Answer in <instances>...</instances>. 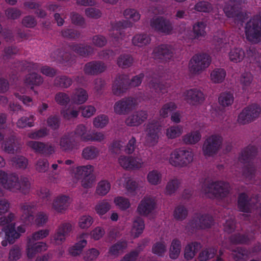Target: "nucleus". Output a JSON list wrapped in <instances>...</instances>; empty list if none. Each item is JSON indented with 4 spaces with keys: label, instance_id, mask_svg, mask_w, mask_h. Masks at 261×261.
Wrapping results in <instances>:
<instances>
[{
    "label": "nucleus",
    "instance_id": "obj_49",
    "mask_svg": "<svg viewBox=\"0 0 261 261\" xmlns=\"http://www.w3.org/2000/svg\"><path fill=\"white\" fill-rule=\"evenodd\" d=\"M105 234V230L100 227H96L90 232L91 238L94 240L101 239Z\"/></svg>",
    "mask_w": 261,
    "mask_h": 261
},
{
    "label": "nucleus",
    "instance_id": "obj_40",
    "mask_svg": "<svg viewBox=\"0 0 261 261\" xmlns=\"http://www.w3.org/2000/svg\"><path fill=\"white\" fill-rule=\"evenodd\" d=\"M199 247L198 243H192L187 245L185 249V257L187 259L192 258L195 255V250Z\"/></svg>",
    "mask_w": 261,
    "mask_h": 261
},
{
    "label": "nucleus",
    "instance_id": "obj_5",
    "mask_svg": "<svg viewBox=\"0 0 261 261\" xmlns=\"http://www.w3.org/2000/svg\"><path fill=\"white\" fill-rule=\"evenodd\" d=\"M23 181L24 182V185L25 186H28L26 181L24 180ZM0 182L5 188L13 192H15L20 189L23 186L22 182L20 184L19 181H18V178L16 176L11 175L8 177L5 173L2 171H0Z\"/></svg>",
    "mask_w": 261,
    "mask_h": 261
},
{
    "label": "nucleus",
    "instance_id": "obj_31",
    "mask_svg": "<svg viewBox=\"0 0 261 261\" xmlns=\"http://www.w3.org/2000/svg\"><path fill=\"white\" fill-rule=\"evenodd\" d=\"M114 203L118 208L122 210H125L130 206L129 200L122 196L115 197L114 199Z\"/></svg>",
    "mask_w": 261,
    "mask_h": 261
},
{
    "label": "nucleus",
    "instance_id": "obj_18",
    "mask_svg": "<svg viewBox=\"0 0 261 261\" xmlns=\"http://www.w3.org/2000/svg\"><path fill=\"white\" fill-rule=\"evenodd\" d=\"M228 57L231 62L239 63L244 59L245 53L241 48H234L231 49L229 52Z\"/></svg>",
    "mask_w": 261,
    "mask_h": 261
},
{
    "label": "nucleus",
    "instance_id": "obj_38",
    "mask_svg": "<svg viewBox=\"0 0 261 261\" xmlns=\"http://www.w3.org/2000/svg\"><path fill=\"white\" fill-rule=\"evenodd\" d=\"M42 80L41 76L36 73H33L28 76L25 80V83L31 88L33 86L38 85L42 83Z\"/></svg>",
    "mask_w": 261,
    "mask_h": 261
},
{
    "label": "nucleus",
    "instance_id": "obj_56",
    "mask_svg": "<svg viewBox=\"0 0 261 261\" xmlns=\"http://www.w3.org/2000/svg\"><path fill=\"white\" fill-rule=\"evenodd\" d=\"M130 160L131 156H120L118 159V162L120 166L123 168L129 169Z\"/></svg>",
    "mask_w": 261,
    "mask_h": 261
},
{
    "label": "nucleus",
    "instance_id": "obj_46",
    "mask_svg": "<svg viewBox=\"0 0 261 261\" xmlns=\"http://www.w3.org/2000/svg\"><path fill=\"white\" fill-rule=\"evenodd\" d=\"M108 122V119L106 116L101 115L96 117L94 121V125L97 128H102L106 126Z\"/></svg>",
    "mask_w": 261,
    "mask_h": 261
},
{
    "label": "nucleus",
    "instance_id": "obj_14",
    "mask_svg": "<svg viewBox=\"0 0 261 261\" xmlns=\"http://www.w3.org/2000/svg\"><path fill=\"white\" fill-rule=\"evenodd\" d=\"M93 170V167L90 165L79 166L76 167L74 169V171L72 175L78 180L79 179H82L85 177H87V176H92L91 174L92 173Z\"/></svg>",
    "mask_w": 261,
    "mask_h": 261
},
{
    "label": "nucleus",
    "instance_id": "obj_45",
    "mask_svg": "<svg viewBox=\"0 0 261 261\" xmlns=\"http://www.w3.org/2000/svg\"><path fill=\"white\" fill-rule=\"evenodd\" d=\"M97 150L94 147L85 148L83 151V155L86 159H92L98 154Z\"/></svg>",
    "mask_w": 261,
    "mask_h": 261
},
{
    "label": "nucleus",
    "instance_id": "obj_47",
    "mask_svg": "<svg viewBox=\"0 0 261 261\" xmlns=\"http://www.w3.org/2000/svg\"><path fill=\"white\" fill-rule=\"evenodd\" d=\"M152 252L158 255H162L166 251V246L163 242H159L154 244Z\"/></svg>",
    "mask_w": 261,
    "mask_h": 261
},
{
    "label": "nucleus",
    "instance_id": "obj_58",
    "mask_svg": "<svg viewBox=\"0 0 261 261\" xmlns=\"http://www.w3.org/2000/svg\"><path fill=\"white\" fill-rule=\"evenodd\" d=\"M158 51L157 52L156 50L155 54H157L159 56H163L165 57V58H169L168 55L171 53V50L169 48V47L165 45H162L158 49Z\"/></svg>",
    "mask_w": 261,
    "mask_h": 261
},
{
    "label": "nucleus",
    "instance_id": "obj_59",
    "mask_svg": "<svg viewBox=\"0 0 261 261\" xmlns=\"http://www.w3.org/2000/svg\"><path fill=\"white\" fill-rule=\"evenodd\" d=\"M187 214V211L183 206L177 207L174 211V215L175 218L180 219L184 218Z\"/></svg>",
    "mask_w": 261,
    "mask_h": 261
},
{
    "label": "nucleus",
    "instance_id": "obj_35",
    "mask_svg": "<svg viewBox=\"0 0 261 261\" xmlns=\"http://www.w3.org/2000/svg\"><path fill=\"white\" fill-rule=\"evenodd\" d=\"M233 101V97L231 93H223L219 97V103L223 107L231 105Z\"/></svg>",
    "mask_w": 261,
    "mask_h": 261
},
{
    "label": "nucleus",
    "instance_id": "obj_11",
    "mask_svg": "<svg viewBox=\"0 0 261 261\" xmlns=\"http://www.w3.org/2000/svg\"><path fill=\"white\" fill-rule=\"evenodd\" d=\"M147 118L146 111H141L129 116L125 122L129 126H138L142 124Z\"/></svg>",
    "mask_w": 261,
    "mask_h": 261
},
{
    "label": "nucleus",
    "instance_id": "obj_17",
    "mask_svg": "<svg viewBox=\"0 0 261 261\" xmlns=\"http://www.w3.org/2000/svg\"><path fill=\"white\" fill-rule=\"evenodd\" d=\"M35 240H30L27 248L28 255L31 257L34 253L45 250L47 246L43 242H38L34 243Z\"/></svg>",
    "mask_w": 261,
    "mask_h": 261
},
{
    "label": "nucleus",
    "instance_id": "obj_52",
    "mask_svg": "<svg viewBox=\"0 0 261 261\" xmlns=\"http://www.w3.org/2000/svg\"><path fill=\"white\" fill-rule=\"evenodd\" d=\"M179 184L178 180L176 179L169 181L166 186V193L168 194L173 193L177 189Z\"/></svg>",
    "mask_w": 261,
    "mask_h": 261
},
{
    "label": "nucleus",
    "instance_id": "obj_4",
    "mask_svg": "<svg viewBox=\"0 0 261 261\" xmlns=\"http://www.w3.org/2000/svg\"><path fill=\"white\" fill-rule=\"evenodd\" d=\"M261 113V108L257 105L250 106L240 113L238 116V121L239 123L245 124L253 121L257 118Z\"/></svg>",
    "mask_w": 261,
    "mask_h": 261
},
{
    "label": "nucleus",
    "instance_id": "obj_32",
    "mask_svg": "<svg viewBox=\"0 0 261 261\" xmlns=\"http://www.w3.org/2000/svg\"><path fill=\"white\" fill-rule=\"evenodd\" d=\"M180 252V243L178 240H173L170 249L169 256L172 259L178 257Z\"/></svg>",
    "mask_w": 261,
    "mask_h": 261
},
{
    "label": "nucleus",
    "instance_id": "obj_37",
    "mask_svg": "<svg viewBox=\"0 0 261 261\" xmlns=\"http://www.w3.org/2000/svg\"><path fill=\"white\" fill-rule=\"evenodd\" d=\"M183 151L181 155V163L182 167L187 166L193 161V153L190 150L180 149Z\"/></svg>",
    "mask_w": 261,
    "mask_h": 261
},
{
    "label": "nucleus",
    "instance_id": "obj_27",
    "mask_svg": "<svg viewBox=\"0 0 261 261\" xmlns=\"http://www.w3.org/2000/svg\"><path fill=\"white\" fill-rule=\"evenodd\" d=\"M104 69V66L99 63H89L85 67V72L88 74H95L102 72Z\"/></svg>",
    "mask_w": 261,
    "mask_h": 261
},
{
    "label": "nucleus",
    "instance_id": "obj_50",
    "mask_svg": "<svg viewBox=\"0 0 261 261\" xmlns=\"http://www.w3.org/2000/svg\"><path fill=\"white\" fill-rule=\"evenodd\" d=\"M99 251L95 248H92L87 250L84 256L85 259L92 260L95 259L99 255Z\"/></svg>",
    "mask_w": 261,
    "mask_h": 261
},
{
    "label": "nucleus",
    "instance_id": "obj_36",
    "mask_svg": "<svg viewBox=\"0 0 261 261\" xmlns=\"http://www.w3.org/2000/svg\"><path fill=\"white\" fill-rule=\"evenodd\" d=\"M111 208L110 203L107 200L99 202L95 206L96 213L99 216L105 214Z\"/></svg>",
    "mask_w": 261,
    "mask_h": 261
},
{
    "label": "nucleus",
    "instance_id": "obj_15",
    "mask_svg": "<svg viewBox=\"0 0 261 261\" xmlns=\"http://www.w3.org/2000/svg\"><path fill=\"white\" fill-rule=\"evenodd\" d=\"M70 200L69 197L60 196L57 197L53 203V207L57 212H62L68 206Z\"/></svg>",
    "mask_w": 261,
    "mask_h": 261
},
{
    "label": "nucleus",
    "instance_id": "obj_21",
    "mask_svg": "<svg viewBox=\"0 0 261 261\" xmlns=\"http://www.w3.org/2000/svg\"><path fill=\"white\" fill-rule=\"evenodd\" d=\"M201 136L199 130H194L182 137L183 141L188 144H194L199 142Z\"/></svg>",
    "mask_w": 261,
    "mask_h": 261
},
{
    "label": "nucleus",
    "instance_id": "obj_24",
    "mask_svg": "<svg viewBox=\"0 0 261 261\" xmlns=\"http://www.w3.org/2000/svg\"><path fill=\"white\" fill-rule=\"evenodd\" d=\"M148 182L151 185H158L162 181V174L157 170H152L148 172L147 176Z\"/></svg>",
    "mask_w": 261,
    "mask_h": 261
},
{
    "label": "nucleus",
    "instance_id": "obj_26",
    "mask_svg": "<svg viewBox=\"0 0 261 261\" xmlns=\"http://www.w3.org/2000/svg\"><path fill=\"white\" fill-rule=\"evenodd\" d=\"M110 183L108 180H102L98 183L96 192L99 195L104 196L110 191Z\"/></svg>",
    "mask_w": 261,
    "mask_h": 261
},
{
    "label": "nucleus",
    "instance_id": "obj_54",
    "mask_svg": "<svg viewBox=\"0 0 261 261\" xmlns=\"http://www.w3.org/2000/svg\"><path fill=\"white\" fill-rule=\"evenodd\" d=\"M195 9L198 11L209 12L211 9V5L207 2H200L196 5Z\"/></svg>",
    "mask_w": 261,
    "mask_h": 261
},
{
    "label": "nucleus",
    "instance_id": "obj_22",
    "mask_svg": "<svg viewBox=\"0 0 261 261\" xmlns=\"http://www.w3.org/2000/svg\"><path fill=\"white\" fill-rule=\"evenodd\" d=\"M240 3V0H230L227 3L225 4L223 8V11L227 17L233 16L236 7Z\"/></svg>",
    "mask_w": 261,
    "mask_h": 261
},
{
    "label": "nucleus",
    "instance_id": "obj_42",
    "mask_svg": "<svg viewBox=\"0 0 261 261\" xmlns=\"http://www.w3.org/2000/svg\"><path fill=\"white\" fill-rule=\"evenodd\" d=\"M176 108V106L174 102H169L165 104L162 109L161 110L160 113V115L164 117H166L168 114L174 110Z\"/></svg>",
    "mask_w": 261,
    "mask_h": 261
},
{
    "label": "nucleus",
    "instance_id": "obj_25",
    "mask_svg": "<svg viewBox=\"0 0 261 261\" xmlns=\"http://www.w3.org/2000/svg\"><path fill=\"white\" fill-rule=\"evenodd\" d=\"M144 228V222L140 218H139L133 222L131 229L132 235L134 237H138L142 233Z\"/></svg>",
    "mask_w": 261,
    "mask_h": 261
},
{
    "label": "nucleus",
    "instance_id": "obj_34",
    "mask_svg": "<svg viewBox=\"0 0 261 261\" xmlns=\"http://www.w3.org/2000/svg\"><path fill=\"white\" fill-rule=\"evenodd\" d=\"M88 98L86 92L83 89L77 90L73 98V102L76 104H82L85 102Z\"/></svg>",
    "mask_w": 261,
    "mask_h": 261
},
{
    "label": "nucleus",
    "instance_id": "obj_55",
    "mask_svg": "<svg viewBox=\"0 0 261 261\" xmlns=\"http://www.w3.org/2000/svg\"><path fill=\"white\" fill-rule=\"evenodd\" d=\"M132 62L131 57L128 56L121 57L118 60V64L122 67L128 66Z\"/></svg>",
    "mask_w": 261,
    "mask_h": 261
},
{
    "label": "nucleus",
    "instance_id": "obj_20",
    "mask_svg": "<svg viewBox=\"0 0 261 261\" xmlns=\"http://www.w3.org/2000/svg\"><path fill=\"white\" fill-rule=\"evenodd\" d=\"M86 128L83 125L79 126L76 130V134L81 137V138L84 140H101L103 138V135L101 133H98L95 135L93 137H87L86 135Z\"/></svg>",
    "mask_w": 261,
    "mask_h": 261
},
{
    "label": "nucleus",
    "instance_id": "obj_12",
    "mask_svg": "<svg viewBox=\"0 0 261 261\" xmlns=\"http://www.w3.org/2000/svg\"><path fill=\"white\" fill-rule=\"evenodd\" d=\"M72 225L70 223L61 225L54 236L55 243L59 244L65 241L68 233L72 230Z\"/></svg>",
    "mask_w": 261,
    "mask_h": 261
},
{
    "label": "nucleus",
    "instance_id": "obj_39",
    "mask_svg": "<svg viewBox=\"0 0 261 261\" xmlns=\"http://www.w3.org/2000/svg\"><path fill=\"white\" fill-rule=\"evenodd\" d=\"M206 24L204 22H199L195 24L193 26V33L195 37L199 38L203 36L205 34Z\"/></svg>",
    "mask_w": 261,
    "mask_h": 261
},
{
    "label": "nucleus",
    "instance_id": "obj_61",
    "mask_svg": "<svg viewBox=\"0 0 261 261\" xmlns=\"http://www.w3.org/2000/svg\"><path fill=\"white\" fill-rule=\"evenodd\" d=\"M125 246V244H117L114 245H113L110 249L109 252V255L110 256H113V255H116L118 254L119 251Z\"/></svg>",
    "mask_w": 261,
    "mask_h": 261
},
{
    "label": "nucleus",
    "instance_id": "obj_57",
    "mask_svg": "<svg viewBox=\"0 0 261 261\" xmlns=\"http://www.w3.org/2000/svg\"><path fill=\"white\" fill-rule=\"evenodd\" d=\"M247 202H248L247 200V195L244 193L241 194L240 195L238 200V205L241 211H246L245 207L247 205Z\"/></svg>",
    "mask_w": 261,
    "mask_h": 261
},
{
    "label": "nucleus",
    "instance_id": "obj_7",
    "mask_svg": "<svg viewBox=\"0 0 261 261\" xmlns=\"http://www.w3.org/2000/svg\"><path fill=\"white\" fill-rule=\"evenodd\" d=\"M207 189V193H212L217 198H221L228 194L230 187L227 182L218 181L210 184Z\"/></svg>",
    "mask_w": 261,
    "mask_h": 261
},
{
    "label": "nucleus",
    "instance_id": "obj_64",
    "mask_svg": "<svg viewBox=\"0 0 261 261\" xmlns=\"http://www.w3.org/2000/svg\"><path fill=\"white\" fill-rule=\"evenodd\" d=\"M56 100L58 103L64 105L69 101V98L65 93H59L56 95Z\"/></svg>",
    "mask_w": 261,
    "mask_h": 261
},
{
    "label": "nucleus",
    "instance_id": "obj_29",
    "mask_svg": "<svg viewBox=\"0 0 261 261\" xmlns=\"http://www.w3.org/2000/svg\"><path fill=\"white\" fill-rule=\"evenodd\" d=\"M150 38L145 34L137 35L134 37L132 41L135 45L143 46L150 42Z\"/></svg>",
    "mask_w": 261,
    "mask_h": 261
},
{
    "label": "nucleus",
    "instance_id": "obj_33",
    "mask_svg": "<svg viewBox=\"0 0 261 261\" xmlns=\"http://www.w3.org/2000/svg\"><path fill=\"white\" fill-rule=\"evenodd\" d=\"M22 210L23 213V217L25 219V222L29 223H31L34 219V217L32 215V214L34 212V207L32 205L26 204L22 207Z\"/></svg>",
    "mask_w": 261,
    "mask_h": 261
},
{
    "label": "nucleus",
    "instance_id": "obj_62",
    "mask_svg": "<svg viewBox=\"0 0 261 261\" xmlns=\"http://www.w3.org/2000/svg\"><path fill=\"white\" fill-rule=\"evenodd\" d=\"M49 231L47 230H40L33 234L30 240L36 241L42 239L47 237Z\"/></svg>",
    "mask_w": 261,
    "mask_h": 261
},
{
    "label": "nucleus",
    "instance_id": "obj_3",
    "mask_svg": "<svg viewBox=\"0 0 261 261\" xmlns=\"http://www.w3.org/2000/svg\"><path fill=\"white\" fill-rule=\"evenodd\" d=\"M211 61L210 57L208 55H196L191 59L189 68L191 72L198 73L207 68L210 64Z\"/></svg>",
    "mask_w": 261,
    "mask_h": 261
},
{
    "label": "nucleus",
    "instance_id": "obj_13",
    "mask_svg": "<svg viewBox=\"0 0 261 261\" xmlns=\"http://www.w3.org/2000/svg\"><path fill=\"white\" fill-rule=\"evenodd\" d=\"M151 25L158 31L165 34H169L172 30L169 22L162 18L153 20L151 22Z\"/></svg>",
    "mask_w": 261,
    "mask_h": 261
},
{
    "label": "nucleus",
    "instance_id": "obj_51",
    "mask_svg": "<svg viewBox=\"0 0 261 261\" xmlns=\"http://www.w3.org/2000/svg\"><path fill=\"white\" fill-rule=\"evenodd\" d=\"M95 182V178L94 176L85 177L82 179V186L84 188H90L93 187Z\"/></svg>",
    "mask_w": 261,
    "mask_h": 261
},
{
    "label": "nucleus",
    "instance_id": "obj_1",
    "mask_svg": "<svg viewBox=\"0 0 261 261\" xmlns=\"http://www.w3.org/2000/svg\"><path fill=\"white\" fill-rule=\"evenodd\" d=\"M14 217L13 214H10L8 219L6 221L3 218L0 219V224L3 225H6L4 231L6 233L7 240L10 243H13L15 239H18L20 234L24 232L25 229L24 226L17 227V230L15 228V225L12 222V218Z\"/></svg>",
    "mask_w": 261,
    "mask_h": 261
},
{
    "label": "nucleus",
    "instance_id": "obj_23",
    "mask_svg": "<svg viewBox=\"0 0 261 261\" xmlns=\"http://www.w3.org/2000/svg\"><path fill=\"white\" fill-rule=\"evenodd\" d=\"M182 152L180 149H176L172 151L169 159V163L175 167H182L181 155H182Z\"/></svg>",
    "mask_w": 261,
    "mask_h": 261
},
{
    "label": "nucleus",
    "instance_id": "obj_43",
    "mask_svg": "<svg viewBox=\"0 0 261 261\" xmlns=\"http://www.w3.org/2000/svg\"><path fill=\"white\" fill-rule=\"evenodd\" d=\"M176 108V106L174 102H169L165 104L162 109L161 110L160 113V115L164 117H166L168 114L174 110Z\"/></svg>",
    "mask_w": 261,
    "mask_h": 261
},
{
    "label": "nucleus",
    "instance_id": "obj_30",
    "mask_svg": "<svg viewBox=\"0 0 261 261\" xmlns=\"http://www.w3.org/2000/svg\"><path fill=\"white\" fill-rule=\"evenodd\" d=\"M181 126H171L166 130V136L169 139H174L180 136L182 133Z\"/></svg>",
    "mask_w": 261,
    "mask_h": 261
},
{
    "label": "nucleus",
    "instance_id": "obj_41",
    "mask_svg": "<svg viewBox=\"0 0 261 261\" xmlns=\"http://www.w3.org/2000/svg\"><path fill=\"white\" fill-rule=\"evenodd\" d=\"M93 219L90 216H83L79 221V226L82 229L88 228L93 223Z\"/></svg>",
    "mask_w": 261,
    "mask_h": 261
},
{
    "label": "nucleus",
    "instance_id": "obj_2",
    "mask_svg": "<svg viewBox=\"0 0 261 261\" xmlns=\"http://www.w3.org/2000/svg\"><path fill=\"white\" fill-rule=\"evenodd\" d=\"M247 39L250 42L257 43L261 40V23L257 19H252L245 27Z\"/></svg>",
    "mask_w": 261,
    "mask_h": 261
},
{
    "label": "nucleus",
    "instance_id": "obj_44",
    "mask_svg": "<svg viewBox=\"0 0 261 261\" xmlns=\"http://www.w3.org/2000/svg\"><path fill=\"white\" fill-rule=\"evenodd\" d=\"M124 15L126 18L136 21L140 19V16L139 13L134 9H128L124 11Z\"/></svg>",
    "mask_w": 261,
    "mask_h": 261
},
{
    "label": "nucleus",
    "instance_id": "obj_53",
    "mask_svg": "<svg viewBox=\"0 0 261 261\" xmlns=\"http://www.w3.org/2000/svg\"><path fill=\"white\" fill-rule=\"evenodd\" d=\"M33 122V117H30L29 118H27V117H22L20 119H19L17 123V125L19 127L23 128L26 127L27 126H31L32 125Z\"/></svg>",
    "mask_w": 261,
    "mask_h": 261
},
{
    "label": "nucleus",
    "instance_id": "obj_8",
    "mask_svg": "<svg viewBox=\"0 0 261 261\" xmlns=\"http://www.w3.org/2000/svg\"><path fill=\"white\" fill-rule=\"evenodd\" d=\"M156 202L155 199L150 196L145 197L140 201L138 208V213L144 216H147L155 208Z\"/></svg>",
    "mask_w": 261,
    "mask_h": 261
},
{
    "label": "nucleus",
    "instance_id": "obj_60",
    "mask_svg": "<svg viewBox=\"0 0 261 261\" xmlns=\"http://www.w3.org/2000/svg\"><path fill=\"white\" fill-rule=\"evenodd\" d=\"M95 112V109L94 107L88 106L85 107L83 108L82 111V115L84 117H90L92 116Z\"/></svg>",
    "mask_w": 261,
    "mask_h": 261
},
{
    "label": "nucleus",
    "instance_id": "obj_19",
    "mask_svg": "<svg viewBox=\"0 0 261 261\" xmlns=\"http://www.w3.org/2000/svg\"><path fill=\"white\" fill-rule=\"evenodd\" d=\"M160 128L157 125H150L147 128V140L149 143L153 144L157 142L159 137Z\"/></svg>",
    "mask_w": 261,
    "mask_h": 261
},
{
    "label": "nucleus",
    "instance_id": "obj_6",
    "mask_svg": "<svg viewBox=\"0 0 261 261\" xmlns=\"http://www.w3.org/2000/svg\"><path fill=\"white\" fill-rule=\"evenodd\" d=\"M222 138L218 135H212L205 140L202 147L203 152L205 155H210L220 147Z\"/></svg>",
    "mask_w": 261,
    "mask_h": 261
},
{
    "label": "nucleus",
    "instance_id": "obj_28",
    "mask_svg": "<svg viewBox=\"0 0 261 261\" xmlns=\"http://www.w3.org/2000/svg\"><path fill=\"white\" fill-rule=\"evenodd\" d=\"M226 75L225 71L223 69H216L211 73L210 77L211 80L214 83L222 82Z\"/></svg>",
    "mask_w": 261,
    "mask_h": 261
},
{
    "label": "nucleus",
    "instance_id": "obj_9",
    "mask_svg": "<svg viewBox=\"0 0 261 261\" xmlns=\"http://www.w3.org/2000/svg\"><path fill=\"white\" fill-rule=\"evenodd\" d=\"M137 104V102L135 99L128 98L116 102L114 106V111L118 114H123Z\"/></svg>",
    "mask_w": 261,
    "mask_h": 261
},
{
    "label": "nucleus",
    "instance_id": "obj_63",
    "mask_svg": "<svg viewBox=\"0 0 261 261\" xmlns=\"http://www.w3.org/2000/svg\"><path fill=\"white\" fill-rule=\"evenodd\" d=\"M215 251L213 250H204L200 255V260L203 261L213 258L215 255Z\"/></svg>",
    "mask_w": 261,
    "mask_h": 261
},
{
    "label": "nucleus",
    "instance_id": "obj_48",
    "mask_svg": "<svg viewBox=\"0 0 261 261\" xmlns=\"http://www.w3.org/2000/svg\"><path fill=\"white\" fill-rule=\"evenodd\" d=\"M129 164V169H139L143 167V162L142 159L140 158L131 156V160Z\"/></svg>",
    "mask_w": 261,
    "mask_h": 261
},
{
    "label": "nucleus",
    "instance_id": "obj_10",
    "mask_svg": "<svg viewBox=\"0 0 261 261\" xmlns=\"http://www.w3.org/2000/svg\"><path fill=\"white\" fill-rule=\"evenodd\" d=\"M184 99L190 104L195 105L204 100V96L198 89H190L185 93Z\"/></svg>",
    "mask_w": 261,
    "mask_h": 261
},
{
    "label": "nucleus",
    "instance_id": "obj_16",
    "mask_svg": "<svg viewBox=\"0 0 261 261\" xmlns=\"http://www.w3.org/2000/svg\"><path fill=\"white\" fill-rule=\"evenodd\" d=\"M86 234H82L79 237V241L69 249V253L74 256L79 255L82 252L83 248L87 245V241L85 239H82Z\"/></svg>",
    "mask_w": 261,
    "mask_h": 261
}]
</instances>
